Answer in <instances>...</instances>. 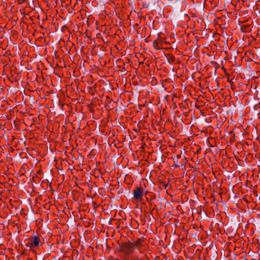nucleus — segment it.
Wrapping results in <instances>:
<instances>
[{
	"label": "nucleus",
	"instance_id": "f257e3e1",
	"mask_svg": "<svg viewBox=\"0 0 260 260\" xmlns=\"http://www.w3.org/2000/svg\"><path fill=\"white\" fill-rule=\"evenodd\" d=\"M146 186L144 187L141 186L137 187L133 192V199L138 202H141L144 195H146L148 191L145 189Z\"/></svg>",
	"mask_w": 260,
	"mask_h": 260
},
{
	"label": "nucleus",
	"instance_id": "f03ea898",
	"mask_svg": "<svg viewBox=\"0 0 260 260\" xmlns=\"http://www.w3.org/2000/svg\"><path fill=\"white\" fill-rule=\"evenodd\" d=\"M41 244L42 242L40 237L37 235H33L30 237L29 242L26 244V246L30 249H32Z\"/></svg>",
	"mask_w": 260,
	"mask_h": 260
},
{
	"label": "nucleus",
	"instance_id": "7ed1b4c3",
	"mask_svg": "<svg viewBox=\"0 0 260 260\" xmlns=\"http://www.w3.org/2000/svg\"><path fill=\"white\" fill-rule=\"evenodd\" d=\"M120 250L125 254H129L135 251L133 246L130 242L123 244L120 247Z\"/></svg>",
	"mask_w": 260,
	"mask_h": 260
},
{
	"label": "nucleus",
	"instance_id": "20e7f679",
	"mask_svg": "<svg viewBox=\"0 0 260 260\" xmlns=\"http://www.w3.org/2000/svg\"><path fill=\"white\" fill-rule=\"evenodd\" d=\"M144 239L141 238L136 239L134 242H131V243L134 250H135L136 249H139L141 246H143L144 245Z\"/></svg>",
	"mask_w": 260,
	"mask_h": 260
},
{
	"label": "nucleus",
	"instance_id": "39448f33",
	"mask_svg": "<svg viewBox=\"0 0 260 260\" xmlns=\"http://www.w3.org/2000/svg\"><path fill=\"white\" fill-rule=\"evenodd\" d=\"M153 46L156 50H160L162 47L161 43H159L157 40L153 42Z\"/></svg>",
	"mask_w": 260,
	"mask_h": 260
},
{
	"label": "nucleus",
	"instance_id": "423d86ee",
	"mask_svg": "<svg viewBox=\"0 0 260 260\" xmlns=\"http://www.w3.org/2000/svg\"><path fill=\"white\" fill-rule=\"evenodd\" d=\"M131 259L132 260H143L141 257H140L137 256H133Z\"/></svg>",
	"mask_w": 260,
	"mask_h": 260
},
{
	"label": "nucleus",
	"instance_id": "0eeeda50",
	"mask_svg": "<svg viewBox=\"0 0 260 260\" xmlns=\"http://www.w3.org/2000/svg\"><path fill=\"white\" fill-rule=\"evenodd\" d=\"M175 166L176 167H180V166L177 165V164H175Z\"/></svg>",
	"mask_w": 260,
	"mask_h": 260
},
{
	"label": "nucleus",
	"instance_id": "6e6552de",
	"mask_svg": "<svg viewBox=\"0 0 260 260\" xmlns=\"http://www.w3.org/2000/svg\"><path fill=\"white\" fill-rule=\"evenodd\" d=\"M177 157H178V158H179V157H181V156L179 155H178V156H177Z\"/></svg>",
	"mask_w": 260,
	"mask_h": 260
},
{
	"label": "nucleus",
	"instance_id": "1a4fd4ad",
	"mask_svg": "<svg viewBox=\"0 0 260 260\" xmlns=\"http://www.w3.org/2000/svg\"><path fill=\"white\" fill-rule=\"evenodd\" d=\"M139 252H140V253H142V252L141 250H139Z\"/></svg>",
	"mask_w": 260,
	"mask_h": 260
},
{
	"label": "nucleus",
	"instance_id": "9d476101",
	"mask_svg": "<svg viewBox=\"0 0 260 260\" xmlns=\"http://www.w3.org/2000/svg\"><path fill=\"white\" fill-rule=\"evenodd\" d=\"M238 1H240V0H237Z\"/></svg>",
	"mask_w": 260,
	"mask_h": 260
}]
</instances>
